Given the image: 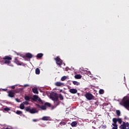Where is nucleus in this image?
I'll return each instance as SVG.
<instances>
[{
  "instance_id": "1",
  "label": "nucleus",
  "mask_w": 129,
  "mask_h": 129,
  "mask_svg": "<svg viewBox=\"0 0 129 129\" xmlns=\"http://www.w3.org/2000/svg\"><path fill=\"white\" fill-rule=\"evenodd\" d=\"M50 97L51 99L54 101V103L55 104L56 106L59 104V97L58 96V94H57V93L53 92L50 94Z\"/></svg>"
},
{
  "instance_id": "2",
  "label": "nucleus",
  "mask_w": 129,
  "mask_h": 129,
  "mask_svg": "<svg viewBox=\"0 0 129 129\" xmlns=\"http://www.w3.org/2000/svg\"><path fill=\"white\" fill-rule=\"evenodd\" d=\"M3 63L4 64H6L8 66H11V67H14V65L11 64L12 63V58L10 56H5L3 58Z\"/></svg>"
},
{
  "instance_id": "3",
  "label": "nucleus",
  "mask_w": 129,
  "mask_h": 129,
  "mask_svg": "<svg viewBox=\"0 0 129 129\" xmlns=\"http://www.w3.org/2000/svg\"><path fill=\"white\" fill-rule=\"evenodd\" d=\"M122 105L126 108V109H128L129 108V98L127 97H124L122 101Z\"/></svg>"
},
{
  "instance_id": "4",
  "label": "nucleus",
  "mask_w": 129,
  "mask_h": 129,
  "mask_svg": "<svg viewBox=\"0 0 129 129\" xmlns=\"http://www.w3.org/2000/svg\"><path fill=\"white\" fill-rule=\"evenodd\" d=\"M85 97L88 100H93L95 99V97L91 93L87 92L85 95Z\"/></svg>"
},
{
  "instance_id": "5",
  "label": "nucleus",
  "mask_w": 129,
  "mask_h": 129,
  "mask_svg": "<svg viewBox=\"0 0 129 129\" xmlns=\"http://www.w3.org/2000/svg\"><path fill=\"white\" fill-rule=\"evenodd\" d=\"M25 110L27 112H30V113L34 114L38 112V110H36V108H32L31 109V107L28 106L25 108Z\"/></svg>"
},
{
  "instance_id": "6",
  "label": "nucleus",
  "mask_w": 129,
  "mask_h": 129,
  "mask_svg": "<svg viewBox=\"0 0 129 129\" xmlns=\"http://www.w3.org/2000/svg\"><path fill=\"white\" fill-rule=\"evenodd\" d=\"M120 129H129V123L123 122L122 124L120 125Z\"/></svg>"
},
{
  "instance_id": "7",
  "label": "nucleus",
  "mask_w": 129,
  "mask_h": 129,
  "mask_svg": "<svg viewBox=\"0 0 129 129\" xmlns=\"http://www.w3.org/2000/svg\"><path fill=\"white\" fill-rule=\"evenodd\" d=\"M112 121H113L114 124H117V122H118V123L119 124H121V123L122 122V120L120 118H113L112 119Z\"/></svg>"
},
{
  "instance_id": "8",
  "label": "nucleus",
  "mask_w": 129,
  "mask_h": 129,
  "mask_svg": "<svg viewBox=\"0 0 129 129\" xmlns=\"http://www.w3.org/2000/svg\"><path fill=\"white\" fill-rule=\"evenodd\" d=\"M54 60L56 61L57 65L61 67V65L63 64V61L59 57H56L54 58Z\"/></svg>"
},
{
  "instance_id": "9",
  "label": "nucleus",
  "mask_w": 129,
  "mask_h": 129,
  "mask_svg": "<svg viewBox=\"0 0 129 129\" xmlns=\"http://www.w3.org/2000/svg\"><path fill=\"white\" fill-rule=\"evenodd\" d=\"M14 91H19L18 90H10L8 92V96L9 97H15V94H16V93H17V92H15Z\"/></svg>"
},
{
  "instance_id": "10",
  "label": "nucleus",
  "mask_w": 129,
  "mask_h": 129,
  "mask_svg": "<svg viewBox=\"0 0 129 129\" xmlns=\"http://www.w3.org/2000/svg\"><path fill=\"white\" fill-rule=\"evenodd\" d=\"M14 63H16L17 65H20V66H22L23 65V63L20 60H19V57H15V60H14Z\"/></svg>"
},
{
  "instance_id": "11",
  "label": "nucleus",
  "mask_w": 129,
  "mask_h": 129,
  "mask_svg": "<svg viewBox=\"0 0 129 129\" xmlns=\"http://www.w3.org/2000/svg\"><path fill=\"white\" fill-rule=\"evenodd\" d=\"M69 92L71 93H72L73 94H75L76 93H77V89H70Z\"/></svg>"
},
{
  "instance_id": "12",
  "label": "nucleus",
  "mask_w": 129,
  "mask_h": 129,
  "mask_svg": "<svg viewBox=\"0 0 129 129\" xmlns=\"http://www.w3.org/2000/svg\"><path fill=\"white\" fill-rule=\"evenodd\" d=\"M25 57L26 58H29V59H31V58H33V55L30 53H27L26 54Z\"/></svg>"
},
{
  "instance_id": "13",
  "label": "nucleus",
  "mask_w": 129,
  "mask_h": 129,
  "mask_svg": "<svg viewBox=\"0 0 129 129\" xmlns=\"http://www.w3.org/2000/svg\"><path fill=\"white\" fill-rule=\"evenodd\" d=\"M55 86L60 87V86H62V85H64V84L63 83H61L60 82H56L55 83Z\"/></svg>"
},
{
  "instance_id": "14",
  "label": "nucleus",
  "mask_w": 129,
  "mask_h": 129,
  "mask_svg": "<svg viewBox=\"0 0 129 129\" xmlns=\"http://www.w3.org/2000/svg\"><path fill=\"white\" fill-rule=\"evenodd\" d=\"M32 91L33 92V93H34L35 94H39V92L38 91V89H37V88H34L32 89Z\"/></svg>"
},
{
  "instance_id": "15",
  "label": "nucleus",
  "mask_w": 129,
  "mask_h": 129,
  "mask_svg": "<svg viewBox=\"0 0 129 129\" xmlns=\"http://www.w3.org/2000/svg\"><path fill=\"white\" fill-rule=\"evenodd\" d=\"M38 98H39V97L36 95L33 96V97L32 98V100H33V101H37V100H38Z\"/></svg>"
},
{
  "instance_id": "16",
  "label": "nucleus",
  "mask_w": 129,
  "mask_h": 129,
  "mask_svg": "<svg viewBox=\"0 0 129 129\" xmlns=\"http://www.w3.org/2000/svg\"><path fill=\"white\" fill-rule=\"evenodd\" d=\"M50 117L49 116H43L41 118L42 120H49Z\"/></svg>"
},
{
  "instance_id": "17",
  "label": "nucleus",
  "mask_w": 129,
  "mask_h": 129,
  "mask_svg": "<svg viewBox=\"0 0 129 129\" xmlns=\"http://www.w3.org/2000/svg\"><path fill=\"white\" fill-rule=\"evenodd\" d=\"M82 78V76H81V75H76L75 76V78L76 79H81Z\"/></svg>"
},
{
  "instance_id": "18",
  "label": "nucleus",
  "mask_w": 129,
  "mask_h": 129,
  "mask_svg": "<svg viewBox=\"0 0 129 129\" xmlns=\"http://www.w3.org/2000/svg\"><path fill=\"white\" fill-rule=\"evenodd\" d=\"M71 124L72 126H73V127L76 126V125H77V122L73 121Z\"/></svg>"
},
{
  "instance_id": "19",
  "label": "nucleus",
  "mask_w": 129,
  "mask_h": 129,
  "mask_svg": "<svg viewBox=\"0 0 129 129\" xmlns=\"http://www.w3.org/2000/svg\"><path fill=\"white\" fill-rule=\"evenodd\" d=\"M73 83L74 85H77L78 86V85H80V83H79L77 81H73Z\"/></svg>"
},
{
  "instance_id": "20",
  "label": "nucleus",
  "mask_w": 129,
  "mask_h": 129,
  "mask_svg": "<svg viewBox=\"0 0 129 129\" xmlns=\"http://www.w3.org/2000/svg\"><path fill=\"white\" fill-rule=\"evenodd\" d=\"M25 99L26 100V101H30V99H31V97L29 96H25Z\"/></svg>"
},
{
  "instance_id": "21",
  "label": "nucleus",
  "mask_w": 129,
  "mask_h": 129,
  "mask_svg": "<svg viewBox=\"0 0 129 129\" xmlns=\"http://www.w3.org/2000/svg\"><path fill=\"white\" fill-rule=\"evenodd\" d=\"M43 53H38L36 55L37 58H42L43 57Z\"/></svg>"
},
{
  "instance_id": "22",
  "label": "nucleus",
  "mask_w": 129,
  "mask_h": 129,
  "mask_svg": "<svg viewBox=\"0 0 129 129\" xmlns=\"http://www.w3.org/2000/svg\"><path fill=\"white\" fill-rule=\"evenodd\" d=\"M44 105H45V107H46V106L48 107H51V104L50 103L46 102Z\"/></svg>"
},
{
  "instance_id": "23",
  "label": "nucleus",
  "mask_w": 129,
  "mask_h": 129,
  "mask_svg": "<svg viewBox=\"0 0 129 129\" xmlns=\"http://www.w3.org/2000/svg\"><path fill=\"white\" fill-rule=\"evenodd\" d=\"M20 108L21 109H25V105L23 103L20 104Z\"/></svg>"
},
{
  "instance_id": "24",
  "label": "nucleus",
  "mask_w": 129,
  "mask_h": 129,
  "mask_svg": "<svg viewBox=\"0 0 129 129\" xmlns=\"http://www.w3.org/2000/svg\"><path fill=\"white\" fill-rule=\"evenodd\" d=\"M35 73L37 75L40 74V69L39 68H36L35 70Z\"/></svg>"
},
{
  "instance_id": "25",
  "label": "nucleus",
  "mask_w": 129,
  "mask_h": 129,
  "mask_svg": "<svg viewBox=\"0 0 129 129\" xmlns=\"http://www.w3.org/2000/svg\"><path fill=\"white\" fill-rule=\"evenodd\" d=\"M40 108L42 109V110H45L47 109V108H46V106L45 105L41 106Z\"/></svg>"
},
{
  "instance_id": "26",
  "label": "nucleus",
  "mask_w": 129,
  "mask_h": 129,
  "mask_svg": "<svg viewBox=\"0 0 129 129\" xmlns=\"http://www.w3.org/2000/svg\"><path fill=\"white\" fill-rule=\"evenodd\" d=\"M66 79H67V77L63 76V77H61V81H65V80H66Z\"/></svg>"
},
{
  "instance_id": "27",
  "label": "nucleus",
  "mask_w": 129,
  "mask_h": 129,
  "mask_svg": "<svg viewBox=\"0 0 129 129\" xmlns=\"http://www.w3.org/2000/svg\"><path fill=\"white\" fill-rule=\"evenodd\" d=\"M59 98L60 100H63V99H64V97H63V96L61 94H59Z\"/></svg>"
},
{
  "instance_id": "28",
  "label": "nucleus",
  "mask_w": 129,
  "mask_h": 129,
  "mask_svg": "<svg viewBox=\"0 0 129 129\" xmlns=\"http://www.w3.org/2000/svg\"><path fill=\"white\" fill-rule=\"evenodd\" d=\"M116 114H117V115L118 116H120V111H119V110H117L116 111Z\"/></svg>"
},
{
  "instance_id": "29",
  "label": "nucleus",
  "mask_w": 129,
  "mask_h": 129,
  "mask_svg": "<svg viewBox=\"0 0 129 129\" xmlns=\"http://www.w3.org/2000/svg\"><path fill=\"white\" fill-rule=\"evenodd\" d=\"M99 94H103V93H104V90H103V89H100L99 91Z\"/></svg>"
},
{
  "instance_id": "30",
  "label": "nucleus",
  "mask_w": 129,
  "mask_h": 129,
  "mask_svg": "<svg viewBox=\"0 0 129 129\" xmlns=\"http://www.w3.org/2000/svg\"><path fill=\"white\" fill-rule=\"evenodd\" d=\"M4 110H5V111H9V110H11V109L7 107L4 108Z\"/></svg>"
},
{
  "instance_id": "31",
  "label": "nucleus",
  "mask_w": 129,
  "mask_h": 129,
  "mask_svg": "<svg viewBox=\"0 0 129 129\" xmlns=\"http://www.w3.org/2000/svg\"><path fill=\"white\" fill-rule=\"evenodd\" d=\"M22 113H23V112L22 111L17 110L16 111V114L20 115V114H22Z\"/></svg>"
},
{
  "instance_id": "32",
  "label": "nucleus",
  "mask_w": 129,
  "mask_h": 129,
  "mask_svg": "<svg viewBox=\"0 0 129 129\" xmlns=\"http://www.w3.org/2000/svg\"><path fill=\"white\" fill-rule=\"evenodd\" d=\"M59 124L60 125H65V124H66V122L61 121L59 123Z\"/></svg>"
},
{
  "instance_id": "33",
  "label": "nucleus",
  "mask_w": 129,
  "mask_h": 129,
  "mask_svg": "<svg viewBox=\"0 0 129 129\" xmlns=\"http://www.w3.org/2000/svg\"><path fill=\"white\" fill-rule=\"evenodd\" d=\"M100 127H101L103 129H105V128H106L107 126H106V124L102 125L100 126Z\"/></svg>"
},
{
  "instance_id": "34",
  "label": "nucleus",
  "mask_w": 129,
  "mask_h": 129,
  "mask_svg": "<svg viewBox=\"0 0 129 129\" xmlns=\"http://www.w3.org/2000/svg\"><path fill=\"white\" fill-rule=\"evenodd\" d=\"M37 100H38V101H39V102H40V103L41 104H43V101H42V100L41 99V98H38L37 99Z\"/></svg>"
},
{
  "instance_id": "35",
  "label": "nucleus",
  "mask_w": 129,
  "mask_h": 129,
  "mask_svg": "<svg viewBox=\"0 0 129 129\" xmlns=\"http://www.w3.org/2000/svg\"><path fill=\"white\" fill-rule=\"evenodd\" d=\"M22 103H23L24 105H25V104L26 105H28V104H29V102H28L27 101L23 102Z\"/></svg>"
},
{
  "instance_id": "36",
  "label": "nucleus",
  "mask_w": 129,
  "mask_h": 129,
  "mask_svg": "<svg viewBox=\"0 0 129 129\" xmlns=\"http://www.w3.org/2000/svg\"><path fill=\"white\" fill-rule=\"evenodd\" d=\"M36 106H37L38 108H40L41 107V106L39 104H35Z\"/></svg>"
},
{
  "instance_id": "37",
  "label": "nucleus",
  "mask_w": 129,
  "mask_h": 129,
  "mask_svg": "<svg viewBox=\"0 0 129 129\" xmlns=\"http://www.w3.org/2000/svg\"><path fill=\"white\" fill-rule=\"evenodd\" d=\"M33 121H34V122H36V121H39V120L37 119H33Z\"/></svg>"
},
{
  "instance_id": "38",
  "label": "nucleus",
  "mask_w": 129,
  "mask_h": 129,
  "mask_svg": "<svg viewBox=\"0 0 129 129\" xmlns=\"http://www.w3.org/2000/svg\"><path fill=\"white\" fill-rule=\"evenodd\" d=\"M29 86H30L29 84H25L24 86V87H29Z\"/></svg>"
},
{
  "instance_id": "39",
  "label": "nucleus",
  "mask_w": 129,
  "mask_h": 129,
  "mask_svg": "<svg viewBox=\"0 0 129 129\" xmlns=\"http://www.w3.org/2000/svg\"><path fill=\"white\" fill-rule=\"evenodd\" d=\"M11 88H12V89H15V88H16V87L15 86H12L11 87Z\"/></svg>"
},
{
  "instance_id": "40",
  "label": "nucleus",
  "mask_w": 129,
  "mask_h": 129,
  "mask_svg": "<svg viewBox=\"0 0 129 129\" xmlns=\"http://www.w3.org/2000/svg\"><path fill=\"white\" fill-rule=\"evenodd\" d=\"M16 100L17 101V102H20V100H19V99L16 98Z\"/></svg>"
},
{
  "instance_id": "41",
  "label": "nucleus",
  "mask_w": 129,
  "mask_h": 129,
  "mask_svg": "<svg viewBox=\"0 0 129 129\" xmlns=\"http://www.w3.org/2000/svg\"><path fill=\"white\" fill-rule=\"evenodd\" d=\"M88 74H89V75H91V73L90 72H88Z\"/></svg>"
},
{
  "instance_id": "42",
  "label": "nucleus",
  "mask_w": 129,
  "mask_h": 129,
  "mask_svg": "<svg viewBox=\"0 0 129 129\" xmlns=\"http://www.w3.org/2000/svg\"><path fill=\"white\" fill-rule=\"evenodd\" d=\"M3 90H4V91H7V90H8V89H3Z\"/></svg>"
},
{
  "instance_id": "43",
  "label": "nucleus",
  "mask_w": 129,
  "mask_h": 129,
  "mask_svg": "<svg viewBox=\"0 0 129 129\" xmlns=\"http://www.w3.org/2000/svg\"><path fill=\"white\" fill-rule=\"evenodd\" d=\"M2 60H3V58H2L0 57V62L2 61Z\"/></svg>"
},
{
  "instance_id": "44",
  "label": "nucleus",
  "mask_w": 129,
  "mask_h": 129,
  "mask_svg": "<svg viewBox=\"0 0 129 129\" xmlns=\"http://www.w3.org/2000/svg\"><path fill=\"white\" fill-rule=\"evenodd\" d=\"M98 102H95V104H96V105H98Z\"/></svg>"
},
{
  "instance_id": "45",
  "label": "nucleus",
  "mask_w": 129,
  "mask_h": 129,
  "mask_svg": "<svg viewBox=\"0 0 129 129\" xmlns=\"http://www.w3.org/2000/svg\"><path fill=\"white\" fill-rule=\"evenodd\" d=\"M59 92H62V90H60Z\"/></svg>"
},
{
  "instance_id": "46",
  "label": "nucleus",
  "mask_w": 129,
  "mask_h": 129,
  "mask_svg": "<svg viewBox=\"0 0 129 129\" xmlns=\"http://www.w3.org/2000/svg\"><path fill=\"white\" fill-rule=\"evenodd\" d=\"M93 128L95 129V127L93 126Z\"/></svg>"
}]
</instances>
